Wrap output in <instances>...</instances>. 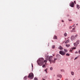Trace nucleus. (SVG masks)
I'll return each mask as SVG.
<instances>
[{"label":"nucleus","mask_w":80,"mask_h":80,"mask_svg":"<svg viewBox=\"0 0 80 80\" xmlns=\"http://www.w3.org/2000/svg\"><path fill=\"white\" fill-rule=\"evenodd\" d=\"M61 72H64V69H61Z\"/></svg>","instance_id":"c85d7f7f"},{"label":"nucleus","mask_w":80,"mask_h":80,"mask_svg":"<svg viewBox=\"0 0 80 80\" xmlns=\"http://www.w3.org/2000/svg\"><path fill=\"white\" fill-rule=\"evenodd\" d=\"M69 21H72V20H70V19H69Z\"/></svg>","instance_id":"58836bf2"},{"label":"nucleus","mask_w":80,"mask_h":80,"mask_svg":"<svg viewBox=\"0 0 80 80\" xmlns=\"http://www.w3.org/2000/svg\"><path fill=\"white\" fill-rule=\"evenodd\" d=\"M24 80H26L27 79V76H26L24 78Z\"/></svg>","instance_id":"2eb2a0df"},{"label":"nucleus","mask_w":80,"mask_h":80,"mask_svg":"<svg viewBox=\"0 0 80 80\" xmlns=\"http://www.w3.org/2000/svg\"><path fill=\"white\" fill-rule=\"evenodd\" d=\"M69 16H70V15H69L68 14L67 15V17H69Z\"/></svg>","instance_id":"4c0bfd02"},{"label":"nucleus","mask_w":80,"mask_h":80,"mask_svg":"<svg viewBox=\"0 0 80 80\" xmlns=\"http://www.w3.org/2000/svg\"><path fill=\"white\" fill-rule=\"evenodd\" d=\"M47 60H44V63H47Z\"/></svg>","instance_id":"aec40b11"},{"label":"nucleus","mask_w":80,"mask_h":80,"mask_svg":"<svg viewBox=\"0 0 80 80\" xmlns=\"http://www.w3.org/2000/svg\"><path fill=\"white\" fill-rule=\"evenodd\" d=\"M66 46L68 48V47H70V44H67L66 45Z\"/></svg>","instance_id":"f3484780"},{"label":"nucleus","mask_w":80,"mask_h":80,"mask_svg":"<svg viewBox=\"0 0 80 80\" xmlns=\"http://www.w3.org/2000/svg\"><path fill=\"white\" fill-rule=\"evenodd\" d=\"M77 8L78 10H79V8H80V6H79L78 4L77 5Z\"/></svg>","instance_id":"dca6fc26"},{"label":"nucleus","mask_w":80,"mask_h":80,"mask_svg":"<svg viewBox=\"0 0 80 80\" xmlns=\"http://www.w3.org/2000/svg\"><path fill=\"white\" fill-rule=\"evenodd\" d=\"M52 48H55V45H53L52 46Z\"/></svg>","instance_id":"b1692460"},{"label":"nucleus","mask_w":80,"mask_h":80,"mask_svg":"<svg viewBox=\"0 0 80 80\" xmlns=\"http://www.w3.org/2000/svg\"><path fill=\"white\" fill-rule=\"evenodd\" d=\"M70 6L71 7H74V2H71L70 4Z\"/></svg>","instance_id":"423d86ee"},{"label":"nucleus","mask_w":80,"mask_h":80,"mask_svg":"<svg viewBox=\"0 0 80 80\" xmlns=\"http://www.w3.org/2000/svg\"><path fill=\"white\" fill-rule=\"evenodd\" d=\"M72 26H70V27H69V29H72Z\"/></svg>","instance_id":"7c9ffc66"},{"label":"nucleus","mask_w":80,"mask_h":80,"mask_svg":"<svg viewBox=\"0 0 80 80\" xmlns=\"http://www.w3.org/2000/svg\"><path fill=\"white\" fill-rule=\"evenodd\" d=\"M62 22H63V23L64 22V21H63V20H62Z\"/></svg>","instance_id":"ea45409f"},{"label":"nucleus","mask_w":80,"mask_h":80,"mask_svg":"<svg viewBox=\"0 0 80 80\" xmlns=\"http://www.w3.org/2000/svg\"><path fill=\"white\" fill-rule=\"evenodd\" d=\"M79 53L80 54V50L79 51Z\"/></svg>","instance_id":"79ce46f5"},{"label":"nucleus","mask_w":80,"mask_h":80,"mask_svg":"<svg viewBox=\"0 0 80 80\" xmlns=\"http://www.w3.org/2000/svg\"><path fill=\"white\" fill-rule=\"evenodd\" d=\"M73 80H74V79H73Z\"/></svg>","instance_id":"603ef678"},{"label":"nucleus","mask_w":80,"mask_h":80,"mask_svg":"<svg viewBox=\"0 0 80 80\" xmlns=\"http://www.w3.org/2000/svg\"><path fill=\"white\" fill-rule=\"evenodd\" d=\"M53 39H57V36L55 35L53 37Z\"/></svg>","instance_id":"ddd939ff"},{"label":"nucleus","mask_w":80,"mask_h":80,"mask_svg":"<svg viewBox=\"0 0 80 80\" xmlns=\"http://www.w3.org/2000/svg\"><path fill=\"white\" fill-rule=\"evenodd\" d=\"M34 76L33 75V73H31L29 74V76H28V77L30 78V79H32V78H33V77Z\"/></svg>","instance_id":"f03ea898"},{"label":"nucleus","mask_w":80,"mask_h":80,"mask_svg":"<svg viewBox=\"0 0 80 80\" xmlns=\"http://www.w3.org/2000/svg\"><path fill=\"white\" fill-rule=\"evenodd\" d=\"M71 38L72 40H74V39H75V38L73 36H71Z\"/></svg>","instance_id":"1a4fd4ad"},{"label":"nucleus","mask_w":80,"mask_h":80,"mask_svg":"<svg viewBox=\"0 0 80 80\" xmlns=\"http://www.w3.org/2000/svg\"><path fill=\"white\" fill-rule=\"evenodd\" d=\"M43 80H45V79H43Z\"/></svg>","instance_id":"3c124183"},{"label":"nucleus","mask_w":80,"mask_h":80,"mask_svg":"<svg viewBox=\"0 0 80 80\" xmlns=\"http://www.w3.org/2000/svg\"><path fill=\"white\" fill-rule=\"evenodd\" d=\"M74 25H75V24H74L72 26V27H74Z\"/></svg>","instance_id":"37998d69"},{"label":"nucleus","mask_w":80,"mask_h":80,"mask_svg":"<svg viewBox=\"0 0 80 80\" xmlns=\"http://www.w3.org/2000/svg\"><path fill=\"white\" fill-rule=\"evenodd\" d=\"M77 58H78V57H76V58H75L74 59V60H77Z\"/></svg>","instance_id":"2f4dec72"},{"label":"nucleus","mask_w":80,"mask_h":80,"mask_svg":"<svg viewBox=\"0 0 80 80\" xmlns=\"http://www.w3.org/2000/svg\"><path fill=\"white\" fill-rule=\"evenodd\" d=\"M65 37H67V33H65L64 34Z\"/></svg>","instance_id":"4be33fe9"},{"label":"nucleus","mask_w":80,"mask_h":80,"mask_svg":"<svg viewBox=\"0 0 80 80\" xmlns=\"http://www.w3.org/2000/svg\"><path fill=\"white\" fill-rule=\"evenodd\" d=\"M47 66V63H45V64H43L42 65V68H44L45 67H46Z\"/></svg>","instance_id":"4468645a"},{"label":"nucleus","mask_w":80,"mask_h":80,"mask_svg":"<svg viewBox=\"0 0 80 80\" xmlns=\"http://www.w3.org/2000/svg\"><path fill=\"white\" fill-rule=\"evenodd\" d=\"M58 48H59V49H60V50H63V47H62L61 46H59Z\"/></svg>","instance_id":"f8f14e48"},{"label":"nucleus","mask_w":80,"mask_h":80,"mask_svg":"<svg viewBox=\"0 0 80 80\" xmlns=\"http://www.w3.org/2000/svg\"><path fill=\"white\" fill-rule=\"evenodd\" d=\"M75 53H78V52L77 51L76 52H75Z\"/></svg>","instance_id":"c9c22d12"},{"label":"nucleus","mask_w":80,"mask_h":80,"mask_svg":"<svg viewBox=\"0 0 80 80\" xmlns=\"http://www.w3.org/2000/svg\"><path fill=\"white\" fill-rule=\"evenodd\" d=\"M70 42V40L68 39V40H66V41L65 42V43L67 44L68 43V42Z\"/></svg>","instance_id":"9d476101"},{"label":"nucleus","mask_w":80,"mask_h":80,"mask_svg":"<svg viewBox=\"0 0 80 80\" xmlns=\"http://www.w3.org/2000/svg\"><path fill=\"white\" fill-rule=\"evenodd\" d=\"M59 53L60 54H61V55H65V54H66V53L65 52H64L63 51L61 50L59 51Z\"/></svg>","instance_id":"20e7f679"},{"label":"nucleus","mask_w":80,"mask_h":80,"mask_svg":"<svg viewBox=\"0 0 80 80\" xmlns=\"http://www.w3.org/2000/svg\"><path fill=\"white\" fill-rule=\"evenodd\" d=\"M52 42H53V41L52 40Z\"/></svg>","instance_id":"de8ad7c7"},{"label":"nucleus","mask_w":80,"mask_h":80,"mask_svg":"<svg viewBox=\"0 0 80 80\" xmlns=\"http://www.w3.org/2000/svg\"><path fill=\"white\" fill-rule=\"evenodd\" d=\"M47 71V68H46L44 70L45 72H46Z\"/></svg>","instance_id":"473e14b6"},{"label":"nucleus","mask_w":80,"mask_h":80,"mask_svg":"<svg viewBox=\"0 0 80 80\" xmlns=\"http://www.w3.org/2000/svg\"><path fill=\"white\" fill-rule=\"evenodd\" d=\"M66 56H70V54L68 53H66Z\"/></svg>","instance_id":"393cba45"},{"label":"nucleus","mask_w":80,"mask_h":80,"mask_svg":"<svg viewBox=\"0 0 80 80\" xmlns=\"http://www.w3.org/2000/svg\"><path fill=\"white\" fill-rule=\"evenodd\" d=\"M70 52H72V51L71 50V51H70Z\"/></svg>","instance_id":"8fccbe9b"},{"label":"nucleus","mask_w":80,"mask_h":80,"mask_svg":"<svg viewBox=\"0 0 80 80\" xmlns=\"http://www.w3.org/2000/svg\"><path fill=\"white\" fill-rule=\"evenodd\" d=\"M45 59L46 60H48V58H49V56L47 55V54L45 55Z\"/></svg>","instance_id":"6e6552de"},{"label":"nucleus","mask_w":80,"mask_h":80,"mask_svg":"<svg viewBox=\"0 0 80 80\" xmlns=\"http://www.w3.org/2000/svg\"><path fill=\"white\" fill-rule=\"evenodd\" d=\"M74 3H75V4H76V1H74Z\"/></svg>","instance_id":"e433bc0d"},{"label":"nucleus","mask_w":80,"mask_h":80,"mask_svg":"<svg viewBox=\"0 0 80 80\" xmlns=\"http://www.w3.org/2000/svg\"><path fill=\"white\" fill-rule=\"evenodd\" d=\"M44 58H42L38 59V63L39 66H42L43 64H44Z\"/></svg>","instance_id":"f257e3e1"},{"label":"nucleus","mask_w":80,"mask_h":80,"mask_svg":"<svg viewBox=\"0 0 80 80\" xmlns=\"http://www.w3.org/2000/svg\"><path fill=\"white\" fill-rule=\"evenodd\" d=\"M72 30H75V28H73L72 29Z\"/></svg>","instance_id":"f704fd0d"},{"label":"nucleus","mask_w":80,"mask_h":80,"mask_svg":"<svg viewBox=\"0 0 80 80\" xmlns=\"http://www.w3.org/2000/svg\"><path fill=\"white\" fill-rule=\"evenodd\" d=\"M76 32L75 31H73V30H71L70 31L71 32Z\"/></svg>","instance_id":"c756f323"},{"label":"nucleus","mask_w":80,"mask_h":80,"mask_svg":"<svg viewBox=\"0 0 80 80\" xmlns=\"http://www.w3.org/2000/svg\"><path fill=\"white\" fill-rule=\"evenodd\" d=\"M76 48H75V47H73L72 48V50H75V49H76Z\"/></svg>","instance_id":"a211bd4d"},{"label":"nucleus","mask_w":80,"mask_h":80,"mask_svg":"<svg viewBox=\"0 0 80 80\" xmlns=\"http://www.w3.org/2000/svg\"><path fill=\"white\" fill-rule=\"evenodd\" d=\"M52 62L53 63H55V60H52Z\"/></svg>","instance_id":"bb28decb"},{"label":"nucleus","mask_w":80,"mask_h":80,"mask_svg":"<svg viewBox=\"0 0 80 80\" xmlns=\"http://www.w3.org/2000/svg\"><path fill=\"white\" fill-rule=\"evenodd\" d=\"M32 70H33V64L32 63Z\"/></svg>","instance_id":"5701e85b"},{"label":"nucleus","mask_w":80,"mask_h":80,"mask_svg":"<svg viewBox=\"0 0 80 80\" xmlns=\"http://www.w3.org/2000/svg\"><path fill=\"white\" fill-rule=\"evenodd\" d=\"M76 25H78V24H76Z\"/></svg>","instance_id":"a18cd8bd"},{"label":"nucleus","mask_w":80,"mask_h":80,"mask_svg":"<svg viewBox=\"0 0 80 80\" xmlns=\"http://www.w3.org/2000/svg\"><path fill=\"white\" fill-rule=\"evenodd\" d=\"M57 58H60V57H61V56L59 54H57L56 55Z\"/></svg>","instance_id":"9b49d317"},{"label":"nucleus","mask_w":80,"mask_h":80,"mask_svg":"<svg viewBox=\"0 0 80 80\" xmlns=\"http://www.w3.org/2000/svg\"><path fill=\"white\" fill-rule=\"evenodd\" d=\"M79 43H80V40H78L76 42L74 43V47H77V45L79 44Z\"/></svg>","instance_id":"7ed1b4c3"},{"label":"nucleus","mask_w":80,"mask_h":80,"mask_svg":"<svg viewBox=\"0 0 80 80\" xmlns=\"http://www.w3.org/2000/svg\"><path fill=\"white\" fill-rule=\"evenodd\" d=\"M65 52H67V50H65Z\"/></svg>","instance_id":"a19ab883"},{"label":"nucleus","mask_w":80,"mask_h":80,"mask_svg":"<svg viewBox=\"0 0 80 80\" xmlns=\"http://www.w3.org/2000/svg\"><path fill=\"white\" fill-rule=\"evenodd\" d=\"M52 56H50L49 57V58H48V61H49V62H50V63H51V64H52L51 62H52Z\"/></svg>","instance_id":"39448f33"},{"label":"nucleus","mask_w":80,"mask_h":80,"mask_svg":"<svg viewBox=\"0 0 80 80\" xmlns=\"http://www.w3.org/2000/svg\"><path fill=\"white\" fill-rule=\"evenodd\" d=\"M57 60V58H54V61H56V60Z\"/></svg>","instance_id":"72a5a7b5"},{"label":"nucleus","mask_w":80,"mask_h":80,"mask_svg":"<svg viewBox=\"0 0 80 80\" xmlns=\"http://www.w3.org/2000/svg\"><path fill=\"white\" fill-rule=\"evenodd\" d=\"M57 80H60V78H58Z\"/></svg>","instance_id":"c03bdc74"},{"label":"nucleus","mask_w":80,"mask_h":80,"mask_svg":"<svg viewBox=\"0 0 80 80\" xmlns=\"http://www.w3.org/2000/svg\"><path fill=\"white\" fill-rule=\"evenodd\" d=\"M50 70H53V68L51 67L50 68Z\"/></svg>","instance_id":"cd10ccee"},{"label":"nucleus","mask_w":80,"mask_h":80,"mask_svg":"<svg viewBox=\"0 0 80 80\" xmlns=\"http://www.w3.org/2000/svg\"><path fill=\"white\" fill-rule=\"evenodd\" d=\"M71 74L72 75H74V72H71Z\"/></svg>","instance_id":"6ab92c4d"},{"label":"nucleus","mask_w":80,"mask_h":80,"mask_svg":"<svg viewBox=\"0 0 80 80\" xmlns=\"http://www.w3.org/2000/svg\"><path fill=\"white\" fill-rule=\"evenodd\" d=\"M34 80H38L37 78H35L34 79Z\"/></svg>","instance_id":"a878e982"},{"label":"nucleus","mask_w":80,"mask_h":80,"mask_svg":"<svg viewBox=\"0 0 80 80\" xmlns=\"http://www.w3.org/2000/svg\"><path fill=\"white\" fill-rule=\"evenodd\" d=\"M46 73H47V71H46Z\"/></svg>","instance_id":"09e8293b"},{"label":"nucleus","mask_w":80,"mask_h":80,"mask_svg":"<svg viewBox=\"0 0 80 80\" xmlns=\"http://www.w3.org/2000/svg\"><path fill=\"white\" fill-rule=\"evenodd\" d=\"M65 80H68L67 79H65Z\"/></svg>","instance_id":"49530a36"},{"label":"nucleus","mask_w":80,"mask_h":80,"mask_svg":"<svg viewBox=\"0 0 80 80\" xmlns=\"http://www.w3.org/2000/svg\"><path fill=\"white\" fill-rule=\"evenodd\" d=\"M53 56H54V55H53Z\"/></svg>","instance_id":"864d4df0"},{"label":"nucleus","mask_w":80,"mask_h":80,"mask_svg":"<svg viewBox=\"0 0 80 80\" xmlns=\"http://www.w3.org/2000/svg\"><path fill=\"white\" fill-rule=\"evenodd\" d=\"M78 35L77 34L75 36V38H77V37H78Z\"/></svg>","instance_id":"412c9836"},{"label":"nucleus","mask_w":80,"mask_h":80,"mask_svg":"<svg viewBox=\"0 0 80 80\" xmlns=\"http://www.w3.org/2000/svg\"><path fill=\"white\" fill-rule=\"evenodd\" d=\"M62 77V76L61 74H58L57 75V78H60Z\"/></svg>","instance_id":"0eeeda50"}]
</instances>
